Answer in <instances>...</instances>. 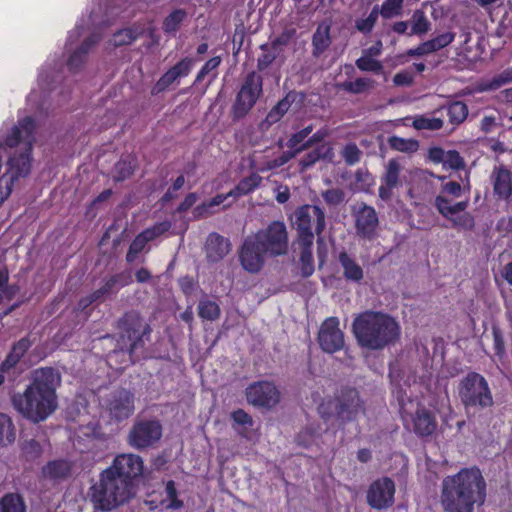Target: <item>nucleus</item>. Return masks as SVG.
<instances>
[{"instance_id": "obj_1", "label": "nucleus", "mask_w": 512, "mask_h": 512, "mask_svg": "<svg viewBox=\"0 0 512 512\" xmlns=\"http://www.w3.org/2000/svg\"><path fill=\"white\" fill-rule=\"evenodd\" d=\"M35 129L33 118L25 117L0 142V206L11 195L15 181L31 172Z\"/></svg>"}, {"instance_id": "obj_2", "label": "nucleus", "mask_w": 512, "mask_h": 512, "mask_svg": "<svg viewBox=\"0 0 512 512\" xmlns=\"http://www.w3.org/2000/svg\"><path fill=\"white\" fill-rule=\"evenodd\" d=\"M60 382L59 372L52 367L35 370L25 392L13 395V407L34 423L44 421L57 407L56 388Z\"/></svg>"}, {"instance_id": "obj_3", "label": "nucleus", "mask_w": 512, "mask_h": 512, "mask_svg": "<svg viewBox=\"0 0 512 512\" xmlns=\"http://www.w3.org/2000/svg\"><path fill=\"white\" fill-rule=\"evenodd\" d=\"M486 499V482L477 468L461 469L442 482L441 504L446 512H473Z\"/></svg>"}, {"instance_id": "obj_4", "label": "nucleus", "mask_w": 512, "mask_h": 512, "mask_svg": "<svg viewBox=\"0 0 512 512\" xmlns=\"http://www.w3.org/2000/svg\"><path fill=\"white\" fill-rule=\"evenodd\" d=\"M353 333L361 347L381 350L398 339L399 325L388 314L366 311L355 318Z\"/></svg>"}, {"instance_id": "obj_5", "label": "nucleus", "mask_w": 512, "mask_h": 512, "mask_svg": "<svg viewBox=\"0 0 512 512\" xmlns=\"http://www.w3.org/2000/svg\"><path fill=\"white\" fill-rule=\"evenodd\" d=\"M136 493L134 482L106 469L91 487V501L96 509L110 511L128 502Z\"/></svg>"}, {"instance_id": "obj_6", "label": "nucleus", "mask_w": 512, "mask_h": 512, "mask_svg": "<svg viewBox=\"0 0 512 512\" xmlns=\"http://www.w3.org/2000/svg\"><path fill=\"white\" fill-rule=\"evenodd\" d=\"M117 327L120 331V341L125 344L130 358H133L139 349L144 348L146 340L149 339L151 333L149 323L139 312L132 310L118 319Z\"/></svg>"}, {"instance_id": "obj_7", "label": "nucleus", "mask_w": 512, "mask_h": 512, "mask_svg": "<svg viewBox=\"0 0 512 512\" xmlns=\"http://www.w3.org/2000/svg\"><path fill=\"white\" fill-rule=\"evenodd\" d=\"M363 411V402L356 389L348 388L341 391L340 395L328 403L320 405L319 412L325 421L335 417L340 424L354 421Z\"/></svg>"}, {"instance_id": "obj_8", "label": "nucleus", "mask_w": 512, "mask_h": 512, "mask_svg": "<svg viewBox=\"0 0 512 512\" xmlns=\"http://www.w3.org/2000/svg\"><path fill=\"white\" fill-rule=\"evenodd\" d=\"M458 394L462 404L468 408L486 409L494 404L487 380L479 373H468L459 383Z\"/></svg>"}, {"instance_id": "obj_9", "label": "nucleus", "mask_w": 512, "mask_h": 512, "mask_svg": "<svg viewBox=\"0 0 512 512\" xmlns=\"http://www.w3.org/2000/svg\"><path fill=\"white\" fill-rule=\"evenodd\" d=\"M263 93V77L255 71L247 74L231 106L233 122L245 118Z\"/></svg>"}, {"instance_id": "obj_10", "label": "nucleus", "mask_w": 512, "mask_h": 512, "mask_svg": "<svg viewBox=\"0 0 512 512\" xmlns=\"http://www.w3.org/2000/svg\"><path fill=\"white\" fill-rule=\"evenodd\" d=\"M297 240L305 244L314 242V233L320 235L326 226L325 213L317 205H303L294 213Z\"/></svg>"}, {"instance_id": "obj_11", "label": "nucleus", "mask_w": 512, "mask_h": 512, "mask_svg": "<svg viewBox=\"0 0 512 512\" xmlns=\"http://www.w3.org/2000/svg\"><path fill=\"white\" fill-rule=\"evenodd\" d=\"M253 235L270 257L285 256L289 251V236L283 221H272Z\"/></svg>"}, {"instance_id": "obj_12", "label": "nucleus", "mask_w": 512, "mask_h": 512, "mask_svg": "<svg viewBox=\"0 0 512 512\" xmlns=\"http://www.w3.org/2000/svg\"><path fill=\"white\" fill-rule=\"evenodd\" d=\"M162 437V425L158 420L141 419L132 425L127 440L135 449L153 446Z\"/></svg>"}, {"instance_id": "obj_13", "label": "nucleus", "mask_w": 512, "mask_h": 512, "mask_svg": "<svg viewBox=\"0 0 512 512\" xmlns=\"http://www.w3.org/2000/svg\"><path fill=\"white\" fill-rule=\"evenodd\" d=\"M267 257H270L255 236H247L239 250L238 258L241 267L248 273H258L266 263Z\"/></svg>"}, {"instance_id": "obj_14", "label": "nucleus", "mask_w": 512, "mask_h": 512, "mask_svg": "<svg viewBox=\"0 0 512 512\" xmlns=\"http://www.w3.org/2000/svg\"><path fill=\"white\" fill-rule=\"evenodd\" d=\"M134 402L135 397L131 391L119 388L109 394L105 400L104 410L110 421L121 422L134 413Z\"/></svg>"}, {"instance_id": "obj_15", "label": "nucleus", "mask_w": 512, "mask_h": 512, "mask_svg": "<svg viewBox=\"0 0 512 512\" xmlns=\"http://www.w3.org/2000/svg\"><path fill=\"white\" fill-rule=\"evenodd\" d=\"M358 237L372 241L378 236L379 218L374 207L361 203L353 210Z\"/></svg>"}, {"instance_id": "obj_16", "label": "nucleus", "mask_w": 512, "mask_h": 512, "mask_svg": "<svg viewBox=\"0 0 512 512\" xmlns=\"http://www.w3.org/2000/svg\"><path fill=\"white\" fill-rule=\"evenodd\" d=\"M395 484L388 477L375 480L368 488L366 499L369 506L376 510H385L394 503Z\"/></svg>"}, {"instance_id": "obj_17", "label": "nucleus", "mask_w": 512, "mask_h": 512, "mask_svg": "<svg viewBox=\"0 0 512 512\" xmlns=\"http://www.w3.org/2000/svg\"><path fill=\"white\" fill-rule=\"evenodd\" d=\"M246 398L253 406L271 408L279 402L280 394L273 383L259 381L246 388Z\"/></svg>"}, {"instance_id": "obj_18", "label": "nucleus", "mask_w": 512, "mask_h": 512, "mask_svg": "<svg viewBox=\"0 0 512 512\" xmlns=\"http://www.w3.org/2000/svg\"><path fill=\"white\" fill-rule=\"evenodd\" d=\"M318 342L321 349L327 353L339 351L344 346V334L339 328V320L336 317L326 319L319 330Z\"/></svg>"}, {"instance_id": "obj_19", "label": "nucleus", "mask_w": 512, "mask_h": 512, "mask_svg": "<svg viewBox=\"0 0 512 512\" xmlns=\"http://www.w3.org/2000/svg\"><path fill=\"white\" fill-rule=\"evenodd\" d=\"M403 166L398 159H390L384 167L381 176V185L378 189V196L381 200L388 202L392 198V190L402 184Z\"/></svg>"}, {"instance_id": "obj_20", "label": "nucleus", "mask_w": 512, "mask_h": 512, "mask_svg": "<svg viewBox=\"0 0 512 512\" xmlns=\"http://www.w3.org/2000/svg\"><path fill=\"white\" fill-rule=\"evenodd\" d=\"M108 469L122 478L134 482V479L141 476L143 472V460L135 454H122L114 459Z\"/></svg>"}, {"instance_id": "obj_21", "label": "nucleus", "mask_w": 512, "mask_h": 512, "mask_svg": "<svg viewBox=\"0 0 512 512\" xmlns=\"http://www.w3.org/2000/svg\"><path fill=\"white\" fill-rule=\"evenodd\" d=\"M333 21L331 18H325L317 25L312 35V56L319 58L323 55L332 44L331 28Z\"/></svg>"}, {"instance_id": "obj_22", "label": "nucleus", "mask_w": 512, "mask_h": 512, "mask_svg": "<svg viewBox=\"0 0 512 512\" xmlns=\"http://www.w3.org/2000/svg\"><path fill=\"white\" fill-rule=\"evenodd\" d=\"M494 194L502 200L512 195V172L503 165L494 168L491 174Z\"/></svg>"}, {"instance_id": "obj_23", "label": "nucleus", "mask_w": 512, "mask_h": 512, "mask_svg": "<svg viewBox=\"0 0 512 512\" xmlns=\"http://www.w3.org/2000/svg\"><path fill=\"white\" fill-rule=\"evenodd\" d=\"M231 251V242L228 238L213 232L205 242V252L208 261L219 262Z\"/></svg>"}, {"instance_id": "obj_24", "label": "nucleus", "mask_w": 512, "mask_h": 512, "mask_svg": "<svg viewBox=\"0 0 512 512\" xmlns=\"http://www.w3.org/2000/svg\"><path fill=\"white\" fill-rule=\"evenodd\" d=\"M192 65V60L184 58L170 68L162 77L157 81L154 86V92L160 93L167 89L178 78L188 75Z\"/></svg>"}, {"instance_id": "obj_25", "label": "nucleus", "mask_w": 512, "mask_h": 512, "mask_svg": "<svg viewBox=\"0 0 512 512\" xmlns=\"http://www.w3.org/2000/svg\"><path fill=\"white\" fill-rule=\"evenodd\" d=\"M413 430L420 437L430 436L437 428L434 415L425 408H419L412 417Z\"/></svg>"}, {"instance_id": "obj_26", "label": "nucleus", "mask_w": 512, "mask_h": 512, "mask_svg": "<svg viewBox=\"0 0 512 512\" xmlns=\"http://www.w3.org/2000/svg\"><path fill=\"white\" fill-rule=\"evenodd\" d=\"M101 40L99 34H92L76 49L68 58L67 66L69 70L76 72L78 71L86 61L87 55L91 48L95 46Z\"/></svg>"}, {"instance_id": "obj_27", "label": "nucleus", "mask_w": 512, "mask_h": 512, "mask_svg": "<svg viewBox=\"0 0 512 512\" xmlns=\"http://www.w3.org/2000/svg\"><path fill=\"white\" fill-rule=\"evenodd\" d=\"M468 205V200L453 202V200L448 198L446 195H438L434 200V206L438 213L446 219H451V216H455L458 213L465 211Z\"/></svg>"}, {"instance_id": "obj_28", "label": "nucleus", "mask_w": 512, "mask_h": 512, "mask_svg": "<svg viewBox=\"0 0 512 512\" xmlns=\"http://www.w3.org/2000/svg\"><path fill=\"white\" fill-rule=\"evenodd\" d=\"M333 158V148L329 144H321L303 156V158L299 161L300 170L303 172L311 168L321 159L331 162Z\"/></svg>"}, {"instance_id": "obj_29", "label": "nucleus", "mask_w": 512, "mask_h": 512, "mask_svg": "<svg viewBox=\"0 0 512 512\" xmlns=\"http://www.w3.org/2000/svg\"><path fill=\"white\" fill-rule=\"evenodd\" d=\"M42 473L47 478L62 480L71 475L72 463L63 459L50 461L43 467Z\"/></svg>"}, {"instance_id": "obj_30", "label": "nucleus", "mask_w": 512, "mask_h": 512, "mask_svg": "<svg viewBox=\"0 0 512 512\" xmlns=\"http://www.w3.org/2000/svg\"><path fill=\"white\" fill-rule=\"evenodd\" d=\"M32 342L28 337H23L13 344L11 351L1 365L2 370L13 368L31 347Z\"/></svg>"}, {"instance_id": "obj_31", "label": "nucleus", "mask_w": 512, "mask_h": 512, "mask_svg": "<svg viewBox=\"0 0 512 512\" xmlns=\"http://www.w3.org/2000/svg\"><path fill=\"white\" fill-rule=\"evenodd\" d=\"M339 262L343 268L344 277L347 280L359 282L363 279L362 268L346 252L339 254Z\"/></svg>"}, {"instance_id": "obj_32", "label": "nucleus", "mask_w": 512, "mask_h": 512, "mask_svg": "<svg viewBox=\"0 0 512 512\" xmlns=\"http://www.w3.org/2000/svg\"><path fill=\"white\" fill-rule=\"evenodd\" d=\"M375 80L368 77H359L354 81H345L339 83L337 87L351 94H362L372 90L375 87Z\"/></svg>"}, {"instance_id": "obj_33", "label": "nucleus", "mask_w": 512, "mask_h": 512, "mask_svg": "<svg viewBox=\"0 0 512 512\" xmlns=\"http://www.w3.org/2000/svg\"><path fill=\"white\" fill-rule=\"evenodd\" d=\"M131 282V274L129 272H121L106 278L101 287L107 296H109L118 292L120 288L129 285Z\"/></svg>"}, {"instance_id": "obj_34", "label": "nucleus", "mask_w": 512, "mask_h": 512, "mask_svg": "<svg viewBox=\"0 0 512 512\" xmlns=\"http://www.w3.org/2000/svg\"><path fill=\"white\" fill-rule=\"evenodd\" d=\"M293 99H291L290 94L286 95L283 99H281L267 114L265 120L262 122V127H269L272 124L278 122L284 114L289 110Z\"/></svg>"}, {"instance_id": "obj_35", "label": "nucleus", "mask_w": 512, "mask_h": 512, "mask_svg": "<svg viewBox=\"0 0 512 512\" xmlns=\"http://www.w3.org/2000/svg\"><path fill=\"white\" fill-rule=\"evenodd\" d=\"M297 244L300 249V264H301V273L303 277H309L314 272V263H313V255H312V246L313 243L305 244L302 241L297 240Z\"/></svg>"}, {"instance_id": "obj_36", "label": "nucleus", "mask_w": 512, "mask_h": 512, "mask_svg": "<svg viewBox=\"0 0 512 512\" xmlns=\"http://www.w3.org/2000/svg\"><path fill=\"white\" fill-rule=\"evenodd\" d=\"M411 31L408 33L411 35H424L431 29V22L426 17L424 11L417 9L413 12L411 19Z\"/></svg>"}, {"instance_id": "obj_37", "label": "nucleus", "mask_w": 512, "mask_h": 512, "mask_svg": "<svg viewBox=\"0 0 512 512\" xmlns=\"http://www.w3.org/2000/svg\"><path fill=\"white\" fill-rule=\"evenodd\" d=\"M0 512H26L23 498L14 493L4 495L0 499Z\"/></svg>"}, {"instance_id": "obj_38", "label": "nucleus", "mask_w": 512, "mask_h": 512, "mask_svg": "<svg viewBox=\"0 0 512 512\" xmlns=\"http://www.w3.org/2000/svg\"><path fill=\"white\" fill-rule=\"evenodd\" d=\"M221 310L219 305L212 300L203 298L198 304V315L203 320L216 321L219 319Z\"/></svg>"}, {"instance_id": "obj_39", "label": "nucleus", "mask_w": 512, "mask_h": 512, "mask_svg": "<svg viewBox=\"0 0 512 512\" xmlns=\"http://www.w3.org/2000/svg\"><path fill=\"white\" fill-rule=\"evenodd\" d=\"M15 439V427L11 418L6 414L0 413V445H10Z\"/></svg>"}, {"instance_id": "obj_40", "label": "nucleus", "mask_w": 512, "mask_h": 512, "mask_svg": "<svg viewBox=\"0 0 512 512\" xmlns=\"http://www.w3.org/2000/svg\"><path fill=\"white\" fill-rule=\"evenodd\" d=\"M449 122L455 126L463 123L468 116V107L462 101H455L447 106Z\"/></svg>"}, {"instance_id": "obj_41", "label": "nucleus", "mask_w": 512, "mask_h": 512, "mask_svg": "<svg viewBox=\"0 0 512 512\" xmlns=\"http://www.w3.org/2000/svg\"><path fill=\"white\" fill-rule=\"evenodd\" d=\"M388 144L391 149L403 153H414L419 148V142L415 139H405L398 136L388 138Z\"/></svg>"}, {"instance_id": "obj_42", "label": "nucleus", "mask_w": 512, "mask_h": 512, "mask_svg": "<svg viewBox=\"0 0 512 512\" xmlns=\"http://www.w3.org/2000/svg\"><path fill=\"white\" fill-rule=\"evenodd\" d=\"M134 169L135 165L130 157L120 159L114 166L113 178L117 182L124 181L133 174Z\"/></svg>"}, {"instance_id": "obj_43", "label": "nucleus", "mask_w": 512, "mask_h": 512, "mask_svg": "<svg viewBox=\"0 0 512 512\" xmlns=\"http://www.w3.org/2000/svg\"><path fill=\"white\" fill-rule=\"evenodd\" d=\"M356 67L363 72H373L381 74L383 72V64L381 61L374 59L368 54H363L355 62Z\"/></svg>"}, {"instance_id": "obj_44", "label": "nucleus", "mask_w": 512, "mask_h": 512, "mask_svg": "<svg viewBox=\"0 0 512 512\" xmlns=\"http://www.w3.org/2000/svg\"><path fill=\"white\" fill-rule=\"evenodd\" d=\"M404 0H385L379 8V15L385 19L394 18L402 14Z\"/></svg>"}, {"instance_id": "obj_45", "label": "nucleus", "mask_w": 512, "mask_h": 512, "mask_svg": "<svg viewBox=\"0 0 512 512\" xmlns=\"http://www.w3.org/2000/svg\"><path fill=\"white\" fill-rule=\"evenodd\" d=\"M187 13L183 9H177L169 14L163 22V30L166 33H174L186 18Z\"/></svg>"}, {"instance_id": "obj_46", "label": "nucleus", "mask_w": 512, "mask_h": 512, "mask_svg": "<svg viewBox=\"0 0 512 512\" xmlns=\"http://www.w3.org/2000/svg\"><path fill=\"white\" fill-rule=\"evenodd\" d=\"M260 49L263 53L257 59V68L259 71H263L267 69L280 54L272 49L268 43L262 44Z\"/></svg>"}, {"instance_id": "obj_47", "label": "nucleus", "mask_w": 512, "mask_h": 512, "mask_svg": "<svg viewBox=\"0 0 512 512\" xmlns=\"http://www.w3.org/2000/svg\"><path fill=\"white\" fill-rule=\"evenodd\" d=\"M295 35V28H285L269 45L280 54L283 51V48L291 42Z\"/></svg>"}, {"instance_id": "obj_48", "label": "nucleus", "mask_w": 512, "mask_h": 512, "mask_svg": "<svg viewBox=\"0 0 512 512\" xmlns=\"http://www.w3.org/2000/svg\"><path fill=\"white\" fill-rule=\"evenodd\" d=\"M413 127L417 130H439L443 127L444 122L441 118H428L425 116H418L413 121Z\"/></svg>"}, {"instance_id": "obj_49", "label": "nucleus", "mask_w": 512, "mask_h": 512, "mask_svg": "<svg viewBox=\"0 0 512 512\" xmlns=\"http://www.w3.org/2000/svg\"><path fill=\"white\" fill-rule=\"evenodd\" d=\"M379 17V7L376 5L372 8L370 14L365 19H358L355 22V27L362 33H370L375 26Z\"/></svg>"}, {"instance_id": "obj_50", "label": "nucleus", "mask_w": 512, "mask_h": 512, "mask_svg": "<svg viewBox=\"0 0 512 512\" xmlns=\"http://www.w3.org/2000/svg\"><path fill=\"white\" fill-rule=\"evenodd\" d=\"M340 155L347 165L352 166L360 161L362 151L355 143H348L342 148Z\"/></svg>"}, {"instance_id": "obj_51", "label": "nucleus", "mask_w": 512, "mask_h": 512, "mask_svg": "<svg viewBox=\"0 0 512 512\" xmlns=\"http://www.w3.org/2000/svg\"><path fill=\"white\" fill-rule=\"evenodd\" d=\"M262 181L261 176L258 174H251L250 176L242 179L235 188V192L238 195L248 194L255 188H257Z\"/></svg>"}, {"instance_id": "obj_52", "label": "nucleus", "mask_w": 512, "mask_h": 512, "mask_svg": "<svg viewBox=\"0 0 512 512\" xmlns=\"http://www.w3.org/2000/svg\"><path fill=\"white\" fill-rule=\"evenodd\" d=\"M171 227V221L166 220L163 222L156 223L155 225L145 229L141 233L143 234V237H145L148 240V242H150L156 239L157 237L163 235L167 231H169Z\"/></svg>"}, {"instance_id": "obj_53", "label": "nucleus", "mask_w": 512, "mask_h": 512, "mask_svg": "<svg viewBox=\"0 0 512 512\" xmlns=\"http://www.w3.org/2000/svg\"><path fill=\"white\" fill-rule=\"evenodd\" d=\"M321 196L325 203L332 207L342 204L345 200V192L340 188H331L322 191Z\"/></svg>"}, {"instance_id": "obj_54", "label": "nucleus", "mask_w": 512, "mask_h": 512, "mask_svg": "<svg viewBox=\"0 0 512 512\" xmlns=\"http://www.w3.org/2000/svg\"><path fill=\"white\" fill-rule=\"evenodd\" d=\"M148 240L143 237V234H138L130 244L129 250L126 254V260L128 263H132L137 258V255L144 249Z\"/></svg>"}, {"instance_id": "obj_55", "label": "nucleus", "mask_w": 512, "mask_h": 512, "mask_svg": "<svg viewBox=\"0 0 512 512\" xmlns=\"http://www.w3.org/2000/svg\"><path fill=\"white\" fill-rule=\"evenodd\" d=\"M314 125L309 124L302 128L300 131L292 134L288 139L287 146L289 148H298L299 144H303L304 140L313 132Z\"/></svg>"}, {"instance_id": "obj_56", "label": "nucleus", "mask_w": 512, "mask_h": 512, "mask_svg": "<svg viewBox=\"0 0 512 512\" xmlns=\"http://www.w3.org/2000/svg\"><path fill=\"white\" fill-rule=\"evenodd\" d=\"M443 165L451 169L459 170L465 167V161L456 150L446 151Z\"/></svg>"}, {"instance_id": "obj_57", "label": "nucleus", "mask_w": 512, "mask_h": 512, "mask_svg": "<svg viewBox=\"0 0 512 512\" xmlns=\"http://www.w3.org/2000/svg\"><path fill=\"white\" fill-rule=\"evenodd\" d=\"M138 35L130 28L120 30L113 35V43L115 46L131 44L136 40Z\"/></svg>"}, {"instance_id": "obj_58", "label": "nucleus", "mask_w": 512, "mask_h": 512, "mask_svg": "<svg viewBox=\"0 0 512 512\" xmlns=\"http://www.w3.org/2000/svg\"><path fill=\"white\" fill-rule=\"evenodd\" d=\"M329 136V131L327 128H321L316 131L310 138H308L302 145L296 148V152H302L304 150L309 149L317 143L322 142L325 138Z\"/></svg>"}, {"instance_id": "obj_59", "label": "nucleus", "mask_w": 512, "mask_h": 512, "mask_svg": "<svg viewBox=\"0 0 512 512\" xmlns=\"http://www.w3.org/2000/svg\"><path fill=\"white\" fill-rule=\"evenodd\" d=\"M22 450L26 458L30 460L38 458L42 453L40 443L34 439L25 440L22 444Z\"/></svg>"}, {"instance_id": "obj_60", "label": "nucleus", "mask_w": 512, "mask_h": 512, "mask_svg": "<svg viewBox=\"0 0 512 512\" xmlns=\"http://www.w3.org/2000/svg\"><path fill=\"white\" fill-rule=\"evenodd\" d=\"M448 220L451 221L452 227L454 228L472 230L475 226L474 218L470 213H464L458 217L451 216V219Z\"/></svg>"}, {"instance_id": "obj_61", "label": "nucleus", "mask_w": 512, "mask_h": 512, "mask_svg": "<svg viewBox=\"0 0 512 512\" xmlns=\"http://www.w3.org/2000/svg\"><path fill=\"white\" fill-rule=\"evenodd\" d=\"M492 335H493L495 353L500 359H502L506 354L503 333L498 326L494 325L492 327Z\"/></svg>"}, {"instance_id": "obj_62", "label": "nucleus", "mask_w": 512, "mask_h": 512, "mask_svg": "<svg viewBox=\"0 0 512 512\" xmlns=\"http://www.w3.org/2000/svg\"><path fill=\"white\" fill-rule=\"evenodd\" d=\"M299 152H296V149L293 152L286 151L283 152L279 157L275 158L274 160L268 161L266 163V167L262 168L261 171L264 170H272L274 168H278L289 162L292 158L296 156Z\"/></svg>"}, {"instance_id": "obj_63", "label": "nucleus", "mask_w": 512, "mask_h": 512, "mask_svg": "<svg viewBox=\"0 0 512 512\" xmlns=\"http://www.w3.org/2000/svg\"><path fill=\"white\" fill-rule=\"evenodd\" d=\"M455 38V33L453 32H446L443 34L438 35L437 37L431 39V44L434 47L435 51H438L442 48L447 47L449 44L453 42Z\"/></svg>"}, {"instance_id": "obj_64", "label": "nucleus", "mask_w": 512, "mask_h": 512, "mask_svg": "<svg viewBox=\"0 0 512 512\" xmlns=\"http://www.w3.org/2000/svg\"><path fill=\"white\" fill-rule=\"evenodd\" d=\"M165 491L167 498L171 500L168 508L179 509L183 506V502L177 499V490L174 481L170 480L167 482Z\"/></svg>"}]
</instances>
